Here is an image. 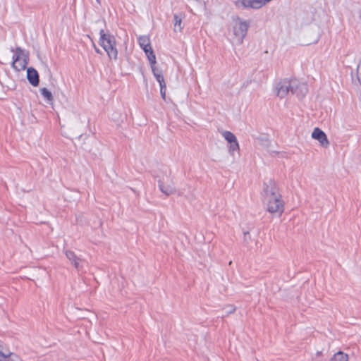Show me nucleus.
Listing matches in <instances>:
<instances>
[{
    "instance_id": "nucleus-1",
    "label": "nucleus",
    "mask_w": 361,
    "mask_h": 361,
    "mask_svg": "<svg viewBox=\"0 0 361 361\" xmlns=\"http://www.w3.org/2000/svg\"><path fill=\"white\" fill-rule=\"evenodd\" d=\"M264 201L267 209L269 213L280 216L284 212V201L279 190L276 187L267 188Z\"/></svg>"
},
{
    "instance_id": "nucleus-2",
    "label": "nucleus",
    "mask_w": 361,
    "mask_h": 361,
    "mask_svg": "<svg viewBox=\"0 0 361 361\" xmlns=\"http://www.w3.org/2000/svg\"><path fill=\"white\" fill-rule=\"evenodd\" d=\"M249 22L239 17L233 18L229 28V40L233 45H240L247 35Z\"/></svg>"
},
{
    "instance_id": "nucleus-3",
    "label": "nucleus",
    "mask_w": 361,
    "mask_h": 361,
    "mask_svg": "<svg viewBox=\"0 0 361 361\" xmlns=\"http://www.w3.org/2000/svg\"><path fill=\"white\" fill-rule=\"evenodd\" d=\"M99 45L104 49L110 59L116 60L118 49L115 37L104 30L99 31Z\"/></svg>"
},
{
    "instance_id": "nucleus-4",
    "label": "nucleus",
    "mask_w": 361,
    "mask_h": 361,
    "mask_svg": "<svg viewBox=\"0 0 361 361\" xmlns=\"http://www.w3.org/2000/svg\"><path fill=\"white\" fill-rule=\"evenodd\" d=\"M13 59V68L17 71L24 70L28 64L29 53L21 48H17Z\"/></svg>"
},
{
    "instance_id": "nucleus-5",
    "label": "nucleus",
    "mask_w": 361,
    "mask_h": 361,
    "mask_svg": "<svg viewBox=\"0 0 361 361\" xmlns=\"http://www.w3.org/2000/svg\"><path fill=\"white\" fill-rule=\"evenodd\" d=\"M295 82H293V80H283L278 82L274 87V92L275 95L280 99L285 98L288 92L294 90V86Z\"/></svg>"
},
{
    "instance_id": "nucleus-6",
    "label": "nucleus",
    "mask_w": 361,
    "mask_h": 361,
    "mask_svg": "<svg viewBox=\"0 0 361 361\" xmlns=\"http://www.w3.org/2000/svg\"><path fill=\"white\" fill-rule=\"evenodd\" d=\"M221 135L228 145V153L231 155L234 156L235 152H238L240 151V145L236 136L232 132L228 130H221Z\"/></svg>"
},
{
    "instance_id": "nucleus-7",
    "label": "nucleus",
    "mask_w": 361,
    "mask_h": 361,
    "mask_svg": "<svg viewBox=\"0 0 361 361\" xmlns=\"http://www.w3.org/2000/svg\"><path fill=\"white\" fill-rule=\"evenodd\" d=\"M0 361H23L17 354L10 352L7 346L0 341Z\"/></svg>"
},
{
    "instance_id": "nucleus-8",
    "label": "nucleus",
    "mask_w": 361,
    "mask_h": 361,
    "mask_svg": "<svg viewBox=\"0 0 361 361\" xmlns=\"http://www.w3.org/2000/svg\"><path fill=\"white\" fill-rule=\"evenodd\" d=\"M311 137L312 139L317 140L320 145L324 148L329 146V141L326 133L319 128H314Z\"/></svg>"
},
{
    "instance_id": "nucleus-9",
    "label": "nucleus",
    "mask_w": 361,
    "mask_h": 361,
    "mask_svg": "<svg viewBox=\"0 0 361 361\" xmlns=\"http://www.w3.org/2000/svg\"><path fill=\"white\" fill-rule=\"evenodd\" d=\"M235 4L239 8L259 9L262 7L261 0H238Z\"/></svg>"
},
{
    "instance_id": "nucleus-10",
    "label": "nucleus",
    "mask_w": 361,
    "mask_h": 361,
    "mask_svg": "<svg viewBox=\"0 0 361 361\" xmlns=\"http://www.w3.org/2000/svg\"><path fill=\"white\" fill-rule=\"evenodd\" d=\"M166 181L164 183V178L159 180V187L161 191L166 195H171L176 192L175 188L170 178L166 177Z\"/></svg>"
},
{
    "instance_id": "nucleus-11",
    "label": "nucleus",
    "mask_w": 361,
    "mask_h": 361,
    "mask_svg": "<svg viewBox=\"0 0 361 361\" xmlns=\"http://www.w3.org/2000/svg\"><path fill=\"white\" fill-rule=\"evenodd\" d=\"M293 82H295L294 86V90L292 91L293 94H295L298 97L302 98L307 93V87L305 84L299 82L296 80H293Z\"/></svg>"
},
{
    "instance_id": "nucleus-12",
    "label": "nucleus",
    "mask_w": 361,
    "mask_h": 361,
    "mask_svg": "<svg viewBox=\"0 0 361 361\" xmlns=\"http://www.w3.org/2000/svg\"><path fill=\"white\" fill-rule=\"evenodd\" d=\"M27 78L29 82L34 87L39 85V75L33 68H28L27 70Z\"/></svg>"
},
{
    "instance_id": "nucleus-13",
    "label": "nucleus",
    "mask_w": 361,
    "mask_h": 361,
    "mask_svg": "<svg viewBox=\"0 0 361 361\" xmlns=\"http://www.w3.org/2000/svg\"><path fill=\"white\" fill-rule=\"evenodd\" d=\"M138 43L143 51L152 48L150 38L147 35H140L138 37Z\"/></svg>"
},
{
    "instance_id": "nucleus-14",
    "label": "nucleus",
    "mask_w": 361,
    "mask_h": 361,
    "mask_svg": "<svg viewBox=\"0 0 361 361\" xmlns=\"http://www.w3.org/2000/svg\"><path fill=\"white\" fill-rule=\"evenodd\" d=\"M66 255L70 262L74 265L76 269L79 268L80 259L77 257L75 254L70 250L66 251Z\"/></svg>"
},
{
    "instance_id": "nucleus-15",
    "label": "nucleus",
    "mask_w": 361,
    "mask_h": 361,
    "mask_svg": "<svg viewBox=\"0 0 361 361\" xmlns=\"http://www.w3.org/2000/svg\"><path fill=\"white\" fill-rule=\"evenodd\" d=\"M151 68L154 76L159 84V86L161 85H166L161 71L159 70L156 66Z\"/></svg>"
},
{
    "instance_id": "nucleus-16",
    "label": "nucleus",
    "mask_w": 361,
    "mask_h": 361,
    "mask_svg": "<svg viewBox=\"0 0 361 361\" xmlns=\"http://www.w3.org/2000/svg\"><path fill=\"white\" fill-rule=\"evenodd\" d=\"M144 52L145 53V55L150 63L151 68L155 66L157 61H156V56L154 54L152 48L147 49V50L144 51Z\"/></svg>"
},
{
    "instance_id": "nucleus-17",
    "label": "nucleus",
    "mask_w": 361,
    "mask_h": 361,
    "mask_svg": "<svg viewBox=\"0 0 361 361\" xmlns=\"http://www.w3.org/2000/svg\"><path fill=\"white\" fill-rule=\"evenodd\" d=\"M348 355L342 351H338L334 355L329 361H348Z\"/></svg>"
},
{
    "instance_id": "nucleus-18",
    "label": "nucleus",
    "mask_w": 361,
    "mask_h": 361,
    "mask_svg": "<svg viewBox=\"0 0 361 361\" xmlns=\"http://www.w3.org/2000/svg\"><path fill=\"white\" fill-rule=\"evenodd\" d=\"M41 94L44 99L47 100L49 103H51L53 101V96L51 92L47 88L43 87L39 90Z\"/></svg>"
},
{
    "instance_id": "nucleus-19",
    "label": "nucleus",
    "mask_w": 361,
    "mask_h": 361,
    "mask_svg": "<svg viewBox=\"0 0 361 361\" xmlns=\"http://www.w3.org/2000/svg\"><path fill=\"white\" fill-rule=\"evenodd\" d=\"M173 19H174V29L176 31L177 29L178 31H181L182 27H181V23H182V17L179 16L178 14L173 15Z\"/></svg>"
},
{
    "instance_id": "nucleus-20",
    "label": "nucleus",
    "mask_w": 361,
    "mask_h": 361,
    "mask_svg": "<svg viewBox=\"0 0 361 361\" xmlns=\"http://www.w3.org/2000/svg\"><path fill=\"white\" fill-rule=\"evenodd\" d=\"M357 78L361 85V59L358 61L356 71Z\"/></svg>"
},
{
    "instance_id": "nucleus-21",
    "label": "nucleus",
    "mask_w": 361,
    "mask_h": 361,
    "mask_svg": "<svg viewBox=\"0 0 361 361\" xmlns=\"http://www.w3.org/2000/svg\"><path fill=\"white\" fill-rule=\"evenodd\" d=\"M166 85H160V93L163 99H166Z\"/></svg>"
},
{
    "instance_id": "nucleus-22",
    "label": "nucleus",
    "mask_w": 361,
    "mask_h": 361,
    "mask_svg": "<svg viewBox=\"0 0 361 361\" xmlns=\"http://www.w3.org/2000/svg\"><path fill=\"white\" fill-rule=\"evenodd\" d=\"M250 240V233L249 232H244V235H243V240H244V243L246 244V245H248L249 244V241Z\"/></svg>"
},
{
    "instance_id": "nucleus-23",
    "label": "nucleus",
    "mask_w": 361,
    "mask_h": 361,
    "mask_svg": "<svg viewBox=\"0 0 361 361\" xmlns=\"http://www.w3.org/2000/svg\"><path fill=\"white\" fill-rule=\"evenodd\" d=\"M93 46H94V49H95L96 52H97V53H100L99 49L98 48H97V47L95 46V44H93Z\"/></svg>"
},
{
    "instance_id": "nucleus-24",
    "label": "nucleus",
    "mask_w": 361,
    "mask_h": 361,
    "mask_svg": "<svg viewBox=\"0 0 361 361\" xmlns=\"http://www.w3.org/2000/svg\"><path fill=\"white\" fill-rule=\"evenodd\" d=\"M97 1H98L99 0H97Z\"/></svg>"
}]
</instances>
